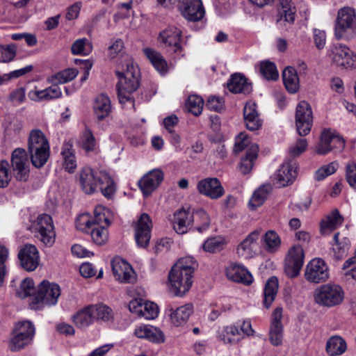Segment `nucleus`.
I'll return each mask as SVG.
<instances>
[{
	"instance_id": "46",
	"label": "nucleus",
	"mask_w": 356,
	"mask_h": 356,
	"mask_svg": "<svg viewBox=\"0 0 356 356\" xmlns=\"http://www.w3.org/2000/svg\"><path fill=\"white\" fill-rule=\"evenodd\" d=\"M334 132L330 130H324L321 136V140L317 145L316 152L319 154H326L332 149V138Z\"/></svg>"
},
{
	"instance_id": "20",
	"label": "nucleus",
	"mask_w": 356,
	"mask_h": 356,
	"mask_svg": "<svg viewBox=\"0 0 356 356\" xmlns=\"http://www.w3.org/2000/svg\"><path fill=\"white\" fill-rule=\"evenodd\" d=\"M282 309L276 308L272 316L271 323L269 329V340L274 346L282 344L284 337V328L282 323Z\"/></svg>"
},
{
	"instance_id": "23",
	"label": "nucleus",
	"mask_w": 356,
	"mask_h": 356,
	"mask_svg": "<svg viewBox=\"0 0 356 356\" xmlns=\"http://www.w3.org/2000/svg\"><path fill=\"white\" fill-rule=\"evenodd\" d=\"M297 163L290 161L284 163L277 170L275 179L280 187L291 184L297 177Z\"/></svg>"
},
{
	"instance_id": "62",
	"label": "nucleus",
	"mask_w": 356,
	"mask_h": 356,
	"mask_svg": "<svg viewBox=\"0 0 356 356\" xmlns=\"http://www.w3.org/2000/svg\"><path fill=\"white\" fill-rule=\"evenodd\" d=\"M158 314L159 307L156 304L152 302H145L140 317H144L147 320H152L156 318Z\"/></svg>"
},
{
	"instance_id": "3",
	"label": "nucleus",
	"mask_w": 356,
	"mask_h": 356,
	"mask_svg": "<svg viewBox=\"0 0 356 356\" xmlns=\"http://www.w3.org/2000/svg\"><path fill=\"white\" fill-rule=\"evenodd\" d=\"M119 79L117 84L118 95L121 104L127 102L134 103L132 93L136 92L140 86V71L138 67L132 60H127L121 70L115 71Z\"/></svg>"
},
{
	"instance_id": "44",
	"label": "nucleus",
	"mask_w": 356,
	"mask_h": 356,
	"mask_svg": "<svg viewBox=\"0 0 356 356\" xmlns=\"http://www.w3.org/2000/svg\"><path fill=\"white\" fill-rule=\"evenodd\" d=\"M265 249L267 252L274 253L281 245V238L274 230L267 231L263 236Z\"/></svg>"
},
{
	"instance_id": "38",
	"label": "nucleus",
	"mask_w": 356,
	"mask_h": 356,
	"mask_svg": "<svg viewBox=\"0 0 356 356\" xmlns=\"http://www.w3.org/2000/svg\"><path fill=\"white\" fill-rule=\"evenodd\" d=\"M143 51L145 55L158 72L163 73L167 71V62L159 52L156 51L151 48H145L143 49Z\"/></svg>"
},
{
	"instance_id": "61",
	"label": "nucleus",
	"mask_w": 356,
	"mask_h": 356,
	"mask_svg": "<svg viewBox=\"0 0 356 356\" xmlns=\"http://www.w3.org/2000/svg\"><path fill=\"white\" fill-rule=\"evenodd\" d=\"M193 215V220H200L201 225L197 226V230L200 232L207 229L210 225V218L206 211L203 209L196 211Z\"/></svg>"
},
{
	"instance_id": "28",
	"label": "nucleus",
	"mask_w": 356,
	"mask_h": 356,
	"mask_svg": "<svg viewBox=\"0 0 356 356\" xmlns=\"http://www.w3.org/2000/svg\"><path fill=\"white\" fill-rule=\"evenodd\" d=\"M95 118L102 121L108 117L112 111V105L109 97L105 94L99 95L92 106Z\"/></svg>"
},
{
	"instance_id": "31",
	"label": "nucleus",
	"mask_w": 356,
	"mask_h": 356,
	"mask_svg": "<svg viewBox=\"0 0 356 356\" xmlns=\"http://www.w3.org/2000/svg\"><path fill=\"white\" fill-rule=\"evenodd\" d=\"M227 88L233 93L250 94L252 91V85L241 74L236 73L231 76Z\"/></svg>"
},
{
	"instance_id": "37",
	"label": "nucleus",
	"mask_w": 356,
	"mask_h": 356,
	"mask_svg": "<svg viewBox=\"0 0 356 356\" xmlns=\"http://www.w3.org/2000/svg\"><path fill=\"white\" fill-rule=\"evenodd\" d=\"M72 320L74 324L80 328H85L91 325L95 320L90 305L78 312L73 316Z\"/></svg>"
},
{
	"instance_id": "17",
	"label": "nucleus",
	"mask_w": 356,
	"mask_h": 356,
	"mask_svg": "<svg viewBox=\"0 0 356 356\" xmlns=\"http://www.w3.org/2000/svg\"><path fill=\"white\" fill-rule=\"evenodd\" d=\"M197 190L201 195L212 200L221 197L225 190L218 179L208 177L199 181L197 184Z\"/></svg>"
},
{
	"instance_id": "1",
	"label": "nucleus",
	"mask_w": 356,
	"mask_h": 356,
	"mask_svg": "<svg viewBox=\"0 0 356 356\" xmlns=\"http://www.w3.org/2000/svg\"><path fill=\"white\" fill-rule=\"evenodd\" d=\"M197 266L192 257H186L179 259L171 268L168 274V282L176 296L181 297L189 291Z\"/></svg>"
},
{
	"instance_id": "21",
	"label": "nucleus",
	"mask_w": 356,
	"mask_h": 356,
	"mask_svg": "<svg viewBox=\"0 0 356 356\" xmlns=\"http://www.w3.org/2000/svg\"><path fill=\"white\" fill-rule=\"evenodd\" d=\"M181 31L175 26H169L161 31L159 35L158 41L165 47L171 48L174 52L181 51Z\"/></svg>"
},
{
	"instance_id": "8",
	"label": "nucleus",
	"mask_w": 356,
	"mask_h": 356,
	"mask_svg": "<svg viewBox=\"0 0 356 356\" xmlns=\"http://www.w3.org/2000/svg\"><path fill=\"white\" fill-rule=\"evenodd\" d=\"M108 214V209L102 206H98L95 209L92 220H90L88 214H81L76 220V227L85 232H88L91 227L93 226L106 227L111 223Z\"/></svg>"
},
{
	"instance_id": "52",
	"label": "nucleus",
	"mask_w": 356,
	"mask_h": 356,
	"mask_svg": "<svg viewBox=\"0 0 356 356\" xmlns=\"http://www.w3.org/2000/svg\"><path fill=\"white\" fill-rule=\"evenodd\" d=\"M72 53L74 55H88L92 51V44L86 38L78 39L72 45Z\"/></svg>"
},
{
	"instance_id": "6",
	"label": "nucleus",
	"mask_w": 356,
	"mask_h": 356,
	"mask_svg": "<svg viewBox=\"0 0 356 356\" xmlns=\"http://www.w3.org/2000/svg\"><path fill=\"white\" fill-rule=\"evenodd\" d=\"M356 33V15L354 9L343 7L338 11L334 35L337 39H350L349 34Z\"/></svg>"
},
{
	"instance_id": "53",
	"label": "nucleus",
	"mask_w": 356,
	"mask_h": 356,
	"mask_svg": "<svg viewBox=\"0 0 356 356\" xmlns=\"http://www.w3.org/2000/svg\"><path fill=\"white\" fill-rule=\"evenodd\" d=\"M94 243L101 245L104 244L108 240V232L106 227L103 226H93L89 229V232Z\"/></svg>"
},
{
	"instance_id": "32",
	"label": "nucleus",
	"mask_w": 356,
	"mask_h": 356,
	"mask_svg": "<svg viewBox=\"0 0 356 356\" xmlns=\"http://www.w3.org/2000/svg\"><path fill=\"white\" fill-rule=\"evenodd\" d=\"M33 166L40 168L47 162L50 156V147L27 149Z\"/></svg>"
},
{
	"instance_id": "30",
	"label": "nucleus",
	"mask_w": 356,
	"mask_h": 356,
	"mask_svg": "<svg viewBox=\"0 0 356 356\" xmlns=\"http://www.w3.org/2000/svg\"><path fill=\"white\" fill-rule=\"evenodd\" d=\"M193 222V215L190 212L180 209L174 214L173 228L179 234H185Z\"/></svg>"
},
{
	"instance_id": "58",
	"label": "nucleus",
	"mask_w": 356,
	"mask_h": 356,
	"mask_svg": "<svg viewBox=\"0 0 356 356\" xmlns=\"http://www.w3.org/2000/svg\"><path fill=\"white\" fill-rule=\"evenodd\" d=\"M338 168L337 162H332L327 165H323L316 171L314 177L317 181H321L329 175L334 174Z\"/></svg>"
},
{
	"instance_id": "25",
	"label": "nucleus",
	"mask_w": 356,
	"mask_h": 356,
	"mask_svg": "<svg viewBox=\"0 0 356 356\" xmlns=\"http://www.w3.org/2000/svg\"><path fill=\"white\" fill-rule=\"evenodd\" d=\"M331 245V254L334 259L340 261L348 254L350 247V241L348 238L341 236L339 232H336L333 236Z\"/></svg>"
},
{
	"instance_id": "45",
	"label": "nucleus",
	"mask_w": 356,
	"mask_h": 356,
	"mask_svg": "<svg viewBox=\"0 0 356 356\" xmlns=\"http://www.w3.org/2000/svg\"><path fill=\"white\" fill-rule=\"evenodd\" d=\"M343 218L337 209H334L321 222V229L334 230L343 223Z\"/></svg>"
},
{
	"instance_id": "7",
	"label": "nucleus",
	"mask_w": 356,
	"mask_h": 356,
	"mask_svg": "<svg viewBox=\"0 0 356 356\" xmlns=\"http://www.w3.org/2000/svg\"><path fill=\"white\" fill-rule=\"evenodd\" d=\"M330 51V56L337 66L346 70L356 68V54L346 45L341 43L334 44Z\"/></svg>"
},
{
	"instance_id": "49",
	"label": "nucleus",
	"mask_w": 356,
	"mask_h": 356,
	"mask_svg": "<svg viewBox=\"0 0 356 356\" xmlns=\"http://www.w3.org/2000/svg\"><path fill=\"white\" fill-rule=\"evenodd\" d=\"M90 308L93 312L95 321H108L113 318L112 310L105 305H90Z\"/></svg>"
},
{
	"instance_id": "35",
	"label": "nucleus",
	"mask_w": 356,
	"mask_h": 356,
	"mask_svg": "<svg viewBox=\"0 0 356 356\" xmlns=\"http://www.w3.org/2000/svg\"><path fill=\"white\" fill-rule=\"evenodd\" d=\"M282 79L286 90L290 93L293 94L298 90L300 86L299 78L293 67H286L282 72Z\"/></svg>"
},
{
	"instance_id": "34",
	"label": "nucleus",
	"mask_w": 356,
	"mask_h": 356,
	"mask_svg": "<svg viewBox=\"0 0 356 356\" xmlns=\"http://www.w3.org/2000/svg\"><path fill=\"white\" fill-rule=\"evenodd\" d=\"M347 350L346 341L340 336L334 335L328 339L325 345L326 353L330 356H339Z\"/></svg>"
},
{
	"instance_id": "63",
	"label": "nucleus",
	"mask_w": 356,
	"mask_h": 356,
	"mask_svg": "<svg viewBox=\"0 0 356 356\" xmlns=\"http://www.w3.org/2000/svg\"><path fill=\"white\" fill-rule=\"evenodd\" d=\"M16 56V47L9 44L6 47H1L0 63H8L12 61Z\"/></svg>"
},
{
	"instance_id": "39",
	"label": "nucleus",
	"mask_w": 356,
	"mask_h": 356,
	"mask_svg": "<svg viewBox=\"0 0 356 356\" xmlns=\"http://www.w3.org/2000/svg\"><path fill=\"white\" fill-rule=\"evenodd\" d=\"M45 146H49V143L44 134L39 129H32L28 136L27 149Z\"/></svg>"
},
{
	"instance_id": "51",
	"label": "nucleus",
	"mask_w": 356,
	"mask_h": 356,
	"mask_svg": "<svg viewBox=\"0 0 356 356\" xmlns=\"http://www.w3.org/2000/svg\"><path fill=\"white\" fill-rule=\"evenodd\" d=\"M203 106V99L196 95H190L186 102V106L188 111L195 116L201 114Z\"/></svg>"
},
{
	"instance_id": "5",
	"label": "nucleus",
	"mask_w": 356,
	"mask_h": 356,
	"mask_svg": "<svg viewBox=\"0 0 356 356\" xmlns=\"http://www.w3.org/2000/svg\"><path fill=\"white\" fill-rule=\"evenodd\" d=\"M60 295V290L58 284L43 281L39 285L29 306L31 309L38 310L44 305H54L57 303Z\"/></svg>"
},
{
	"instance_id": "24",
	"label": "nucleus",
	"mask_w": 356,
	"mask_h": 356,
	"mask_svg": "<svg viewBox=\"0 0 356 356\" xmlns=\"http://www.w3.org/2000/svg\"><path fill=\"white\" fill-rule=\"evenodd\" d=\"M260 234V229L254 230L238 244L236 251L239 257L245 259L253 257Z\"/></svg>"
},
{
	"instance_id": "9",
	"label": "nucleus",
	"mask_w": 356,
	"mask_h": 356,
	"mask_svg": "<svg viewBox=\"0 0 356 356\" xmlns=\"http://www.w3.org/2000/svg\"><path fill=\"white\" fill-rule=\"evenodd\" d=\"M36 237L46 246L51 247L55 242L56 233L52 218L47 214H41L33 225Z\"/></svg>"
},
{
	"instance_id": "14",
	"label": "nucleus",
	"mask_w": 356,
	"mask_h": 356,
	"mask_svg": "<svg viewBox=\"0 0 356 356\" xmlns=\"http://www.w3.org/2000/svg\"><path fill=\"white\" fill-rule=\"evenodd\" d=\"M280 9L277 16L276 24L283 31H288L296 19V9L291 0H279Z\"/></svg>"
},
{
	"instance_id": "55",
	"label": "nucleus",
	"mask_w": 356,
	"mask_h": 356,
	"mask_svg": "<svg viewBox=\"0 0 356 356\" xmlns=\"http://www.w3.org/2000/svg\"><path fill=\"white\" fill-rule=\"evenodd\" d=\"M223 240L216 237L207 239L202 245L204 250L210 253L218 252L223 249Z\"/></svg>"
},
{
	"instance_id": "29",
	"label": "nucleus",
	"mask_w": 356,
	"mask_h": 356,
	"mask_svg": "<svg viewBox=\"0 0 356 356\" xmlns=\"http://www.w3.org/2000/svg\"><path fill=\"white\" fill-rule=\"evenodd\" d=\"M61 96L62 92L58 85H53L41 90H32L28 93L29 98L35 102L49 101Z\"/></svg>"
},
{
	"instance_id": "41",
	"label": "nucleus",
	"mask_w": 356,
	"mask_h": 356,
	"mask_svg": "<svg viewBox=\"0 0 356 356\" xmlns=\"http://www.w3.org/2000/svg\"><path fill=\"white\" fill-rule=\"evenodd\" d=\"M78 73V70L75 68H67L50 76L48 82L53 85L63 84L72 81Z\"/></svg>"
},
{
	"instance_id": "15",
	"label": "nucleus",
	"mask_w": 356,
	"mask_h": 356,
	"mask_svg": "<svg viewBox=\"0 0 356 356\" xmlns=\"http://www.w3.org/2000/svg\"><path fill=\"white\" fill-rule=\"evenodd\" d=\"M152 227L150 217L147 213H142L135 225V239L138 246L146 248L148 245Z\"/></svg>"
},
{
	"instance_id": "50",
	"label": "nucleus",
	"mask_w": 356,
	"mask_h": 356,
	"mask_svg": "<svg viewBox=\"0 0 356 356\" xmlns=\"http://www.w3.org/2000/svg\"><path fill=\"white\" fill-rule=\"evenodd\" d=\"M13 332L32 341L35 334V327L31 322L26 321L17 323Z\"/></svg>"
},
{
	"instance_id": "10",
	"label": "nucleus",
	"mask_w": 356,
	"mask_h": 356,
	"mask_svg": "<svg viewBox=\"0 0 356 356\" xmlns=\"http://www.w3.org/2000/svg\"><path fill=\"white\" fill-rule=\"evenodd\" d=\"M11 165L14 177L17 181H26L29 177V162L27 152L16 148L12 153Z\"/></svg>"
},
{
	"instance_id": "56",
	"label": "nucleus",
	"mask_w": 356,
	"mask_h": 356,
	"mask_svg": "<svg viewBox=\"0 0 356 356\" xmlns=\"http://www.w3.org/2000/svg\"><path fill=\"white\" fill-rule=\"evenodd\" d=\"M13 336L9 341V348L13 352L20 350L31 341L26 337H21L17 333H14V332H13Z\"/></svg>"
},
{
	"instance_id": "26",
	"label": "nucleus",
	"mask_w": 356,
	"mask_h": 356,
	"mask_svg": "<svg viewBox=\"0 0 356 356\" xmlns=\"http://www.w3.org/2000/svg\"><path fill=\"white\" fill-rule=\"evenodd\" d=\"M243 118L246 128L252 131L259 129L262 125V120L257 110V104L248 102L243 108Z\"/></svg>"
},
{
	"instance_id": "16",
	"label": "nucleus",
	"mask_w": 356,
	"mask_h": 356,
	"mask_svg": "<svg viewBox=\"0 0 356 356\" xmlns=\"http://www.w3.org/2000/svg\"><path fill=\"white\" fill-rule=\"evenodd\" d=\"M112 270L115 279L122 283H134L136 273L131 266L120 257L114 258L111 261Z\"/></svg>"
},
{
	"instance_id": "19",
	"label": "nucleus",
	"mask_w": 356,
	"mask_h": 356,
	"mask_svg": "<svg viewBox=\"0 0 356 356\" xmlns=\"http://www.w3.org/2000/svg\"><path fill=\"white\" fill-rule=\"evenodd\" d=\"M18 257L23 268L28 271L34 270L39 264V252L32 244H26L19 250Z\"/></svg>"
},
{
	"instance_id": "13",
	"label": "nucleus",
	"mask_w": 356,
	"mask_h": 356,
	"mask_svg": "<svg viewBox=\"0 0 356 356\" xmlns=\"http://www.w3.org/2000/svg\"><path fill=\"white\" fill-rule=\"evenodd\" d=\"M305 278L315 284L325 282L329 278V268L325 261L321 258L311 260L306 266Z\"/></svg>"
},
{
	"instance_id": "48",
	"label": "nucleus",
	"mask_w": 356,
	"mask_h": 356,
	"mask_svg": "<svg viewBox=\"0 0 356 356\" xmlns=\"http://www.w3.org/2000/svg\"><path fill=\"white\" fill-rule=\"evenodd\" d=\"M79 145L87 152L95 150L97 146V141L90 129L86 128L82 132L80 136Z\"/></svg>"
},
{
	"instance_id": "60",
	"label": "nucleus",
	"mask_w": 356,
	"mask_h": 356,
	"mask_svg": "<svg viewBox=\"0 0 356 356\" xmlns=\"http://www.w3.org/2000/svg\"><path fill=\"white\" fill-rule=\"evenodd\" d=\"M34 291V282L31 278L24 279L21 283L19 289L17 291V295L21 298H25Z\"/></svg>"
},
{
	"instance_id": "54",
	"label": "nucleus",
	"mask_w": 356,
	"mask_h": 356,
	"mask_svg": "<svg viewBox=\"0 0 356 356\" xmlns=\"http://www.w3.org/2000/svg\"><path fill=\"white\" fill-rule=\"evenodd\" d=\"M260 72L263 76L268 80L275 81L279 77L275 65L270 61H264L261 63Z\"/></svg>"
},
{
	"instance_id": "57",
	"label": "nucleus",
	"mask_w": 356,
	"mask_h": 356,
	"mask_svg": "<svg viewBox=\"0 0 356 356\" xmlns=\"http://www.w3.org/2000/svg\"><path fill=\"white\" fill-rule=\"evenodd\" d=\"M252 145H257L250 142L248 135L245 133H240L236 138L234 152L237 154L243 150H247Z\"/></svg>"
},
{
	"instance_id": "33",
	"label": "nucleus",
	"mask_w": 356,
	"mask_h": 356,
	"mask_svg": "<svg viewBox=\"0 0 356 356\" xmlns=\"http://www.w3.org/2000/svg\"><path fill=\"white\" fill-rule=\"evenodd\" d=\"M259 152V146L257 145H252L248 149L246 150L245 156L241 158L239 165V170L243 175L248 174L252 169L254 162L257 159Z\"/></svg>"
},
{
	"instance_id": "42",
	"label": "nucleus",
	"mask_w": 356,
	"mask_h": 356,
	"mask_svg": "<svg viewBox=\"0 0 356 356\" xmlns=\"http://www.w3.org/2000/svg\"><path fill=\"white\" fill-rule=\"evenodd\" d=\"M278 289V280L275 277H271L268 280L264 287V304L266 308H269L274 301Z\"/></svg>"
},
{
	"instance_id": "27",
	"label": "nucleus",
	"mask_w": 356,
	"mask_h": 356,
	"mask_svg": "<svg viewBox=\"0 0 356 356\" xmlns=\"http://www.w3.org/2000/svg\"><path fill=\"white\" fill-rule=\"evenodd\" d=\"M226 275L229 280L245 285H250L253 281V277L248 270L238 264H230L227 267Z\"/></svg>"
},
{
	"instance_id": "64",
	"label": "nucleus",
	"mask_w": 356,
	"mask_h": 356,
	"mask_svg": "<svg viewBox=\"0 0 356 356\" xmlns=\"http://www.w3.org/2000/svg\"><path fill=\"white\" fill-rule=\"evenodd\" d=\"M346 179L348 184L356 190V164L349 163L346 167Z\"/></svg>"
},
{
	"instance_id": "4",
	"label": "nucleus",
	"mask_w": 356,
	"mask_h": 356,
	"mask_svg": "<svg viewBox=\"0 0 356 356\" xmlns=\"http://www.w3.org/2000/svg\"><path fill=\"white\" fill-rule=\"evenodd\" d=\"M345 297L343 288L336 284L320 286L314 292V302L320 306L333 307L341 305Z\"/></svg>"
},
{
	"instance_id": "47",
	"label": "nucleus",
	"mask_w": 356,
	"mask_h": 356,
	"mask_svg": "<svg viewBox=\"0 0 356 356\" xmlns=\"http://www.w3.org/2000/svg\"><path fill=\"white\" fill-rule=\"evenodd\" d=\"M235 337H241L239 325L237 323L223 327L219 334V337L225 343L235 342Z\"/></svg>"
},
{
	"instance_id": "11",
	"label": "nucleus",
	"mask_w": 356,
	"mask_h": 356,
	"mask_svg": "<svg viewBox=\"0 0 356 356\" xmlns=\"http://www.w3.org/2000/svg\"><path fill=\"white\" fill-rule=\"evenodd\" d=\"M313 122V115L311 106L305 101L300 102L296 111V126L298 134L307 136L311 131Z\"/></svg>"
},
{
	"instance_id": "59",
	"label": "nucleus",
	"mask_w": 356,
	"mask_h": 356,
	"mask_svg": "<svg viewBox=\"0 0 356 356\" xmlns=\"http://www.w3.org/2000/svg\"><path fill=\"white\" fill-rule=\"evenodd\" d=\"M12 176L9 172V163L6 161H0V188H6Z\"/></svg>"
},
{
	"instance_id": "18",
	"label": "nucleus",
	"mask_w": 356,
	"mask_h": 356,
	"mask_svg": "<svg viewBox=\"0 0 356 356\" xmlns=\"http://www.w3.org/2000/svg\"><path fill=\"white\" fill-rule=\"evenodd\" d=\"M179 9L182 16L191 22H198L205 15V10L201 0H183Z\"/></svg>"
},
{
	"instance_id": "36",
	"label": "nucleus",
	"mask_w": 356,
	"mask_h": 356,
	"mask_svg": "<svg viewBox=\"0 0 356 356\" xmlns=\"http://www.w3.org/2000/svg\"><path fill=\"white\" fill-rule=\"evenodd\" d=\"M193 311V306L191 304H186L178 307L170 314L172 323L176 326L186 323L192 314Z\"/></svg>"
},
{
	"instance_id": "12",
	"label": "nucleus",
	"mask_w": 356,
	"mask_h": 356,
	"mask_svg": "<svg viewBox=\"0 0 356 356\" xmlns=\"http://www.w3.org/2000/svg\"><path fill=\"white\" fill-rule=\"evenodd\" d=\"M304 257V250L300 245H294L289 249L284 264V271L288 277L293 278L300 274Z\"/></svg>"
},
{
	"instance_id": "43",
	"label": "nucleus",
	"mask_w": 356,
	"mask_h": 356,
	"mask_svg": "<svg viewBox=\"0 0 356 356\" xmlns=\"http://www.w3.org/2000/svg\"><path fill=\"white\" fill-rule=\"evenodd\" d=\"M271 190L272 187L270 184H264L259 188L254 193L249 202V205L252 209H255L257 207L262 205Z\"/></svg>"
},
{
	"instance_id": "22",
	"label": "nucleus",
	"mask_w": 356,
	"mask_h": 356,
	"mask_svg": "<svg viewBox=\"0 0 356 356\" xmlns=\"http://www.w3.org/2000/svg\"><path fill=\"white\" fill-rule=\"evenodd\" d=\"M163 173L159 169L153 170L144 175L138 181V186L145 196L149 195L160 185Z\"/></svg>"
},
{
	"instance_id": "40",
	"label": "nucleus",
	"mask_w": 356,
	"mask_h": 356,
	"mask_svg": "<svg viewBox=\"0 0 356 356\" xmlns=\"http://www.w3.org/2000/svg\"><path fill=\"white\" fill-rule=\"evenodd\" d=\"M61 154L63 159L64 168L69 172H73L76 168V161L72 149V145L70 143H65L62 147Z\"/></svg>"
},
{
	"instance_id": "2",
	"label": "nucleus",
	"mask_w": 356,
	"mask_h": 356,
	"mask_svg": "<svg viewBox=\"0 0 356 356\" xmlns=\"http://www.w3.org/2000/svg\"><path fill=\"white\" fill-rule=\"evenodd\" d=\"M79 183L83 191L88 195L99 188L102 195L109 199L115 191V184L106 172H97L89 167H84L80 171Z\"/></svg>"
}]
</instances>
